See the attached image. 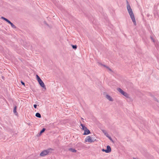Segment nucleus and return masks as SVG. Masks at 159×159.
Masks as SVG:
<instances>
[{"label":"nucleus","instance_id":"nucleus-1","mask_svg":"<svg viewBox=\"0 0 159 159\" xmlns=\"http://www.w3.org/2000/svg\"><path fill=\"white\" fill-rule=\"evenodd\" d=\"M127 8L128 12L129 15L130 17L135 25H136V21L134 14L132 11V9L130 7L129 2L127 0L126 1Z\"/></svg>","mask_w":159,"mask_h":159},{"label":"nucleus","instance_id":"nucleus-8","mask_svg":"<svg viewBox=\"0 0 159 159\" xmlns=\"http://www.w3.org/2000/svg\"><path fill=\"white\" fill-rule=\"evenodd\" d=\"M98 64L99 65H101V66H102L104 67H106L107 69H108V70H109L110 71H112V70H111L108 67V66H106L105 65H103L102 64V63H100V62H99L98 63Z\"/></svg>","mask_w":159,"mask_h":159},{"label":"nucleus","instance_id":"nucleus-17","mask_svg":"<svg viewBox=\"0 0 159 159\" xmlns=\"http://www.w3.org/2000/svg\"><path fill=\"white\" fill-rule=\"evenodd\" d=\"M1 18H2V19L3 20H5V21H6V22H8V21H9V20H8V19H7V18H5V17H1Z\"/></svg>","mask_w":159,"mask_h":159},{"label":"nucleus","instance_id":"nucleus-16","mask_svg":"<svg viewBox=\"0 0 159 159\" xmlns=\"http://www.w3.org/2000/svg\"><path fill=\"white\" fill-rule=\"evenodd\" d=\"M13 112L15 114L16 113L17 114V113L16 112V106H15L14 107Z\"/></svg>","mask_w":159,"mask_h":159},{"label":"nucleus","instance_id":"nucleus-14","mask_svg":"<svg viewBox=\"0 0 159 159\" xmlns=\"http://www.w3.org/2000/svg\"><path fill=\"white\" fill-rule=\"evenodd\" d=\"M80 126L82 127V129L83 130H84L87 128V127H85L83 124H81Z\"/></svg>","mask_w":159,"mask_h":159},{"label":"nucleus","instance_id":"nucleus-5","mask_svg":"<svg viewBox=\"0 0 159 159\" xmlns=\"http://www.w3.org/2000/svg\"><path fill=\"white\" fill-rule=\"evenodd\" d=\"M84 130V133L83 134L84 135H86L90 134V130L87 128Z\"/></svg>","mask_w":159,"mask_h":159},{"label":"nucleus","instance_id":"nucleus-6","mask_svg":"<svg viewBox=\"0 0 159 159\" xmlns=\"http://www.w3.org/2000/svg\"><path fill=\"white\" fill-rule=\"evenodd\" d=\"M40 86L43 88H45V85L42 80H41L38 81Z\"/></svg>","mask_w":159,"mask_h":159},{"label":"nucleus","instance_id":"nucleus-9","mask_svg":"<svg viewBox=\"0 0 159 159\" xmlns=\"http://www.w3.org/2000/svg\"><path fill=\"white\" fill-rule=\"evenodd\" d=\"M9 24H10L11 27L14 29H16V27L9 20L7 22Z\"/></svg>","mask_w":159,"mask_h":159},{"label":"nucleus","instance_id":"nucleus-4","mask_svg":"<svg viewBox=\"0 0 159 159\" xmlns=\"http://www.w3.org/2000/svg\"><path fill=\"white\" fill-rule=\"evenodd\" d=\"M85 142H88L89 143H92L94 141H93L91 137L90 136H87L85 139Z\"/></svg>","mask_w":159,"mask_h":159},{"label":"nucleus","instance_id":"nucleus-22","mask_svg":"<svg viewBox=\"0 0 159 159\" xmlns=\"http://www.w3.org/2000/svg\"><path fill=\"white\" fill-rule=\"evenodd\" d=\"M37 105L36 104H34V107L35 108H37Z\"/></svg>","mask_w":159,"mask_h":159},{"label":"nucleus","instance_id":"nucleus-10","mask_svg":"<svg viewBox=\"0 0 159 159\" xmlns=\"http://www.w3.org/2000/svg\"><path fill=\"white\" fill-rule=\"evenodd\" d=\"M106 98L110 101H113L112 98L109 95H106Z\"/></svg>","mask_w":159,"mask_h":159},{"label":"nucleus","instance_id":"nucleus-13","mask_svg":"<svg viewBox=\"0 0 159 159\" xmlns=\"http://www.w3.org/2000/svg\"><path fill=\"white\" fill-rule=\"evenodd\" d=\"M104 134L107 137H108V136H109L108 134L106 132V131L105 130H102Z\"/></svg>","mask_w":159,"mask_h":159},{"label":"nucleus","instance_id":"nucleus-3","mask_svg":"<svg viewBox=\"0 0 159 159\" xmlns=\"http://www.w3.org/2000/svg\"><path fill=\"white\" fill-rule=\"evenodd\" d=\"M118 91L122 94L124 96L126 97H128V94L127 93L121 89L120 88H118L117 89Z\"/></svg>","mask_w":159,"mask_h":159},{"label":"nucleus","instance_id":"nucleus-12","mask_svg":"<svg viewBox=\"0 0 159 159\" xmlns=\"http://www.w3.org/2000/svg\"><path fill=\"white\" fill-rule=\"evenodd\" d=\"M69 151H71V152H75L76 151V150H75V149L72 148H69Z\"/></svg>","mask_w":159,"mask_h":159},{"label":"nucleus","instance_id":"nucleus-7","mask_svg":"<svg viewBox=\"0 0 159 159\" xmlns=\"http://www.w3.org/2000/svg\"><path fill=\"white\" fill-rule=\"evenodd\" d=\"M111 151V147L108 145L107 147V149H106V152H107V153H108L110 152Z\"/></svg>","mask_w":159,"mask_h":159},{"label":"nucleus","instance_id":"nucleus-24","mask_svg":"<svg viewBox=\"0 0 159 159\" xmlns=\"http://www.w3.org/2000/svg\"><path fill=\"white\" fill-rule=\"evenodd\" d=\"M151 39L152 40L153 42H154V40L153 39V38L152 37H151Z\"/></svg>","mask_w":159,"mask_h":159},{"label":"nucleus","instance_id":"nucleus-18","mask_svg":"<svg viewBox=\"0 0 159 159\" xmlns=\"http://www.w3.org/2000/svg\"><path fill=\"white\" fill-rule=\"evenodd\" d=\"M36 76L37 80L38 81L41 80L40 78V77L37 75H36Z\"/></svg>","mask_w":159,"mask_h":159},{"label":"nucleus","instance_id":"nucleus-11","mask_svg":"<svg viewBox=\"0 0 159 159\" xmlns=\"http://www.w3.org/2000/svg\"><path fill=\"white\" fill-rule=\"evenodd\" d=\"M35 116L36 117L40 118L41 117V114L39 113H36L35 114Z\"/></svg>","mask_w":159,"mask_h":159},{"label":"nucleus","instance_id":"nucleus-2","mask_svg":"<svg viewBox=\"0 0 159 159\" xmlns=\"http://www.w3.org/2000/svg\"><path fill=\"white\" fill-rule=\"evenodd\" d=\"M51 148H48L47 150H44L40 154V156H44L48 155L50 152V150H52Z\"/></svg>","mask_w":159,"mask_h":159},{"label":"nucleus","instance_id":"nucleus-23","mask_svg":"<svg viewBox=\"0 0 159 159\" xmlns=\"http://www.w3.org/2000/svg\"><path fill=\"white\" fill-rule=\"evenodd\" d=\"M102 151H103V152H105L106 153H107V152H106V149H102Z\"/></svg>","mask_w":159,"mask_h":159},{"label":"nucleus","instance_id":"nucleus-20","mask_svg":"<svg viewBox=\"0 0 159 159\" xmlns=\"http://www.w3.org/2000/svg\"><path fill=\"white\" fill-rule=\"evenodd\" d=\"M107 137L110 140H111V141H113V140H112V139H111V137L110 136H109L108 137Z\"/></svg>","mask_w":159,"mask_h":159},{"label":"nucleus","instance_id":"nucleus-21","mask_svg":"<svg viewBox=\"0 0 159 159\" xmlns=\"http://www.w3.org/2000/svg\"><path fill=\"white\" fill-rule=\"evenodd\" d=\"M21 83L22 85H24V86H25V84L23 81H21Z\"/></svg>","mask_w":159,"mask_h":159},{"label":"nucleus","instance_id":"nucleus-25","mask_svg":"<svg viewBox=\"0 0 159 159\" xmlns=\"http://www.w3.org/2000/svg\"><path fill=\"white\" fill-rule=\"evenodd\" d=\"M134 159H135V158H134Z\"/></svg>","mask_w":159,"mask_h":159},{"label":"nucleus","instance_id":"nucleus-19","mask_svg":"<svg viewBox=\"0 0 159 159\" xmlns=\"http://www.w3.org/2000/svg\"><path fill=\"white\" fill-rule=\"evenodd\" d=\"M72 48L74 49H76L77 48V46L76 45H72Z\"/></svg>","mask_w":159,"mask_h":159},{"label":"nucleus","instance_id":"nucleus-15","mask_svg":"<svg viewBox=\"0 0 159 159\" xmlns=\"http://www.w3.org/2000/svg\"><path fill=\"white\" fill-rule=\"evenodd\" d=\"M45 130H46V129L45 128H43L40 131V132L39 133V135H41L42 133L44 132L45 131Z\"/></svg>","mask_w":159,"mask_h":159}]
</instances>
